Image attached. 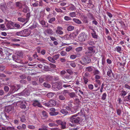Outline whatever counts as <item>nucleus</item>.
Returning a JSON list of instances; mask_svg holds the SVG:
<instances>
[{
	"mask_svg": "<svg viewBox=\"0 0 130 130\" xmlns=\"http://www.w3.org/2000/svg\"><path fill=\"white\" fill-rule=\"evenodd\" d=\"M77 114L73 115L69 118L70 121L72 123L70 125L72 127H75L80 123V118L77 117Z\"/></svg>",
	"mask_w": 130,
	"mask_h": 130,
	"instance_id": "nucleus-1",
	"label": "nucleus"
},
{
	"mask_svg": "<svg viewBox=\"0 0 130 130\" xmlns=\"http://www.w3.org/2000/svg\"><path fill=\"white\" fill-rule=\"evenodd\" d=\"M23 54L21 53H18L17 54L13 55L12 57L13 60L14 61L19 63L22 64H27V62L24 63L22 60L21 59V58H22Z\"/></svg>",
	"mask_w": 130,
	"mask_h": 130,
	"instance_id": "nucleus-2",
	"label": "nucleus"
},
{
	"mask_svg": "<svg viewBox=\"0 0 130 130\" xmlns=\"http://www.w3.org/2000/svg\"><path fill=\"white\" fill-rule=\"evenodd\" d=\"M62 88V83L58 82L54 83L52 86V89L54 91H57Z\"/></svg>",
	"mask_w": 130,
	"mask_h": 130,
	"instance_id": "nucleus-3",
	"label": "nucleus"
},
{
	"mask_svg": "<svg viewBox=\"0 0 130 130\" xmlns=\"http://www.w3.org/2000/svg\"><path fill=\"white\" fill-rule=\"evenodd\" d=\"M88 36L87 34L86 33L82 32L78 36V39L80 41H85L87 39Z\"/></svg>",
	"mask_w": 130,
	"mask_h": 130,
	"instance_id": "nucleus-4",
	"label": "nucleus"
},
{
	"mask_svg": "<svg viewBox=\"0 0 130 130\" xmlns=\"http://www.w3.org/2000/svg\"><path fill=\"white\" fill-rule=\"evenodd\" d=\"M20 88V86L18 85L12 86L9 91L10 94H12L17 91Z\"/></svg>",
	"mask_w": 130,
	"mask_h": 130,
	"instance_id": "nucleus-5",
	"label": "nucleus"
},
{
	"mask_svg": "<svg viewBox=\"0 0 130 130\" xmlns=\"http://www.w3.org/2000/svg\"><path fill=\"white\" fill-rule=\"evenodd\" d=\"M18 106L21 109H25L26 108L27 104L24 101H20L18 102Z\"/></svg>",
	"mask_w": 130,
	"mask_h": 130,
	"instance_id": "nucleus-6",
	"label": "nucleus"
},
{
	"mask_svg": "<svg viewBox=\"0 0 130 130\" xmlns=\"http://www.w3.org/2000/svg\"><path fill=\"white\" fill-rule=\"evenodd\" d=\"M95 47L94 46H93L92 47H89L88 48L87 53L88 55L89 56H91L95 52V50H94Z\"/></svg>",
	"mask_w": 130,
	"mask_h": 130,
	"instance_id": "nucleus-7",
	"label": "nucleus"
},
{
	"mask_svg": "<svg viewBox=\"0 0 130 130\" xmlns=\"http://www.w3.org/2000/svg\"><path fill=\"white\" fill-rule=\"evenodd\" d=\"M56 122L58 125H61V127L62 129H63L66 128V122L62 121L60 120H56Z\"/></svg>",
	"mask_w": 130,
	"mask_h": 130,
	"instance_id": "nucleus-8",
	"label": "nucleus"
},
{
	"mask_svg": "<svg viewBox=\"0 0 130 130\" xmlns=\"http://www.w3.org/2000/svg\"><path fill=\"white\" fill-rule=\"evenodd\" d=\"M7 6L9 9H14V4L13 2L9 1L7 3Z\"/></svg>",
	"mask_w": 130,
	"mask_h": 130,
	"instance_id": "nucleus-9",
	"label": "nucleus"
},
{
	"mask_svg": "<svg viewBox=\"0 0 130 130\" xmlns=\"http://www.w3.org/2000/svg\"><path fill=\"white\" fill-rule=\"evenodd\" d=\"M30 94L29 92L27 90L25 89L22 92L18 93L19 95H22L23 96H28Z\"/></svg>",
	"mask_w": 130,
	"mask_h": 130,
	"instance_id": "nucleus-10",
	"label": "nucleus"
},
{
	"mask_svg": "<svg viewBox=\"0 0 130 130\" xmlns=\"http://www.w3.org/2000/svg\"><path fill=\"white\" fill-rule=\"evenodd\" d=\"M13 25V23L11 21H9L6 24L7 27L8 29H13L14 27Z\"/></svg>",
	"mask_w": 130,
	"mask_h": 130,
	"instance_id": "nucleus-11",
	"label": "nucleus"
},
{
	"mask_svg": "<svg viewBox=\"0 0 130 130\" xmlns=\"http://www.w3.org/2000/svg\"><path fill=\"white\" fill-rule=\"evenodd\" d=\"M82 60L84 62L87 64L89 63L91 61L90 58L86 56H85L84 57Z\"/></svg>",
	"mask_w": 130,
	"mask_h": 130,
	"instance_id": "nucleus-12",
	"label": "nucleus"
},
{
	"mask_svg": "<svg viewBox=\"0 0 130 130\" xmlns=\"http://www.w3.org/2000/svg\"><path fill=\"white\" fill-rule=\"evenodd\" d=\"M31 33L30 31H28V29H25L22 31V35H25L24 36L26 37L30 35Z\"/></svg>",
	"mask_w": 130,
	"mask_h": 130,
	"instance_id": "nucleus-13",
	"label": "nucleus"
},
{
	"mask_svg": "<svg viewBox=\"0 0 130 130\" xmlns=\"http://www.w3.org/2000/svg\"><path fill=\"white\" fill-rule=\"evenodd\" d=\"M32 105L34 106H37L40 107H41L42 106L41 105V104L38 100H34L33 101Z\"/></svg>",
	"mask_w": 130,
	"mask_h": 130,
	"instance_id": "nucleus-14",
	"label": "nucleus"
},
{
	"mask_svg": "<svg viewBox=\"0 0 130 130\" xmlns=\"http://www.w3.org/2000/svg\"><path fill=\"white\" fill-rule=\"evenodd\" d=\"M62 29V27L58 26L57 27L56 32L57 34L61 35L62 34L63 32L61 30Z\"/></svg>",
	"mask_w": 130,
	"mask_h": 130,
	"instance_id": "nucleus-15",
	"label": "nucleus"
},
{
	"mask_svg": "<svg viewBox=\"0 0 130 130\" xmlns=\"http://www.w3.org/2000/svg\"><path fill=\"white\" fill-rule=\"evenodd\" d=\"M14 107L11 105L6 106L5 107V110L7 112H9L13 109Z\"/></svg>",
	"mask_w": 130,
	"mask_h": 130,
	"instance_id": "nucleus-16",
	"label": "nucleus"
},
{
	"mask_svg": "<svg viewBox=\"0 0 130 130\" xmlns=\"http://www.w3.org/2000/svg\"><path fill=\"white\" fill-rule=\"evenodd\" d=\"M94 68V67L92 66H89L86 68L85 70L87 72H90L93 71Z\"/></svg>",
	"mask_w": 130,
	"mask_h": 130,
	"instance_id": "nucleus-17",
	"label": "nucleus"
},
{
	"mask_svg": "<svg viewBox=\"0 0 130 130\" xmlns=\"http://www.w3.org/2000/svg\"><path fill=\"white\" fill-rule=\"evenodd\" d=\"M87 15L88 17L91 20H95V18L94 16L91 13L89 12L87 14Z\"/></svg>",
	"mask_w": 130,
	"mask_h": 130,
	"instance_id": "nucleus-18",
	"label": "nucleus"
},
{
	"mask_svg": "<svg viewBox=\"0 0 130 130\" xmlns=\"http://www.w3.org/2000/svg\"><path fill=\"white\" fill-rule=\"evenodd\" d=\"M17 7H19V8H21L23 7V4L20 2H17L15 3Z\"/></svg>",
	"mask_w": 130,
	"mask_h": 130,
	"instance_id": "nucleus-19",
	"label": "nucleus"
},
{
	"mask_svg": "<svg viewBox=\"0 0 130 130\" xmlns=\"http://www.w3.org/2000/svg\"><path fill=\"white\" fill-rule=\"evenodd\" d=\"M7 7L4 4L0 6L1 9L3 12H5L6 11Z\"/></svg>",
	"mask_w": 130,
	"mask_h": 130,
	"instance_id": "nucleus-20",
	"label": "nucleus"
},
{
	"mask_svg": "<svg viewBox=\"0 0 130 130\" xmlns=\"http://www.w3.org/2000/svg\"><path fill=\"white\" fill-rule=\"evenodd\" d=\"M82 20L85 23H88L89 22L88 18L85 16L84 15L82 17Z\"/></svg>",
	"mask_w": 130,
	"mask_h": 130,
	"instance_id": "nucleus-21",
	"label": "nucleus"
},
{
	"mask_svg": "<svg viewBox=\"0 0 130 130\" xmlns=\"http://www.w3.org/2000/svg\"><path fill=\"white\" fill-rule=\"evenodd\" d=\"M50 106H55L56 104V102L54 100H51L49 101Z\"/></svg>",
	"mask_w": 130,
	"mask_h": 130,
	"instance_id": "nucleus-22",
	"label": "nucleus"
},
{
	"mask_svg": "<svg viewBox=\"0 0 130 130\" xmlns=\"http://www.w3.org/2000/svg\"><path fill=\"white\" fill-rule=\"evenodd\" d=\"M68 10L70 11H75L76 10L75 7L73 5H71V6L68 7Z\"/></svg>",
	"mask_w": 130,
	"mask_h": 130,
	"instance_id": "nucleus-23",
	"label": "nucleus"
},
{
	"mask_svg": "<svg viewBox=\"0 0 130 130\" xmlns=\"http://www.w3.org/2000/svg\"><path fill=\"white\" fill-rule=\"evenodd\" d=\"M73 21L75 23L79 24H82V22L79 19H76L73 18Z\"/></svg>",
	"mask_w": 130,
	"mask_h": 130,
	"instance_id": "nucleus-24",
	"label": "nucleus"
},
{
	"mask_svg": "<svg viewBox=\"0 0 130 130\" xmlns=\"http://www.w3.org/2000/svg\"><path fill=\"white\" fill-rule=\"evenodd\" d=\"M94 75H101V72L97 69L95 68L93 72Z\"/></svg>",
	"mask_w": 130,
	"mask_h": 130,
	"instance_id": "nucleus-25",
	"label": "nucleus"
},
{
	"mask_svg": "<svg viewBox=\"0 0 130 130\" xmlns=\"http://www.w3.org/2000/svg\"><path fill=\"white\" fill-rule=\"evenodd\" d=\"M20 121L22 122H25L26 121V119L25 116L24 115H22L20 117Z\"/></svg>",
	"mask_w": 130,
	"mask_h": 130,
	"instance_id": "nucleus-26",
	"label": "nucleus"
},
{
	"mask_svg": "<svg viewBox=\"0 0 130 130\" xmlns=\"http://www.w3.org/2000/svg\"><path fill=\"white\" fill-rule=\"evenodd\" d=\"M47 59L53 63H55L56 62L53 58H52L50 56L48 57Z\"/></svg>",
	"mask_w": 130,
	"mask_h": 130,
	"instance_id": "nucleus-27",
	"label": "nucleus"
},
{
	"mask_svg": "<svg viewBox=\"0 0 130 130\" xmlns=\"http://www.w3.org/2000/svg\"><path fill=\"white\" fill-rule=\"evenodd\" d=\"M96 34V33L95 31H92V32L91 33V34L93 38L95 39H98V36Z\"/></svg>",
	"mask_w": 130,
	"mask_h": 130,
	"instance_id": "nucleus-28",
	"label": "nucleus"
},
{
	"mask_svg": "<svg viewBox=\"0 0 130 130\" xmlns=\"http://www.w3.org/2000/svg\"><path fill=\"white\" fill-rule=\"evenodd\" d=\"M60 112L63 114L64 115H66L68 113V111L66 109H61L60 110Z\"/></svg>",
	"mask_w": 130,
	"mask_h": 130,
	"instance_id": "nucleus-29",
	"label": "nucleus"
},
{
	"mask_svg": "<svg viewBox=\"0 0 130 130\" xmlns=\"http://www.w3.org/2000/svg\"><path fill=\"white\" fill-rule=\"evenodd\" d=\"M42 114L44 117L43 119H45L48 117V114L46 112L44 111H43L42 112Z\"/></svg>",
	"mask_w": 130,
	"mask_h": 130,
	"instance_id": "nucleus-30",
	"label": "nucleus"
},
{
	"mask_svg": "<svg viewBox=\"0 0 130 130\" xmlns=\"http://www.w3.org/2000/svg\"><path fill=\"white\" fill-rule=\"evenodd\" d=\"M45 79L47 81H50L52 79V77L50 75H48L45 77Z\"/></svg>",
	"mask_w": 130,
	"mask_h": 130,
	"instance_id": "nucleus-31",
	"label": "nucleus"
},
{
	"mask_svg": "<svg viewBox=\"0 0 130 130\" xmlns=\"http://www.w3.org/2000/svg\"><path fill=\"white\" fill-rule=\"evenodd\" d=\"M18 20L19 21L22 22H24L25 21H26V20L25 19H24L21 17L18 18Z\"/></svg>",
	"mask_w": 130,
	"mask_h": 130,
	"instance_id": "nucleus-32",
	"label": "nucleus"
},
{
	"mask_svg": "<svg viewBox=\"0 0 130 130\" xmlns=\"http://www.w3.org/2000/svg\"><path fill=\"white\" fill-rule=\"evenodd\" d=\"M69 91L68 90H64L62 91V94L64 96H66L67 94L69 95Z\"/></svg>",
	"mask_w": 130,
	"mask_h": 130,
	"instance_id": "nucleus-33",
	"label": "nucleus"
},
{
	"mask_svg": "<svg viewBox=\"0 0 130 130\" xmlns=\"http://www.w3.org/2000/svg\"><path fill=\"white\" fill-rule=\"evenodd\" d=\"M59 112H58L54 111L53 112H50L49 114L51 116H55L58 115Z\"/></svg>",
	"mask_w": 130,
	"mask_h": 130,
	"instance_id": "nucleus-34",
	"label": "nucleus"
},
{
	"mask_svg": "<svg viewBox=\"0 0 130 130\" xmlns=\"http://www.w3.org/2000/svg\"><path fill=\"white\" fill-rule=\"evenodd\" d=\"M94 78L95 80H99L102 78V76L100 75H95Z\"/></svg>",
	"mask_w": 130,
	"mask_h": 130,
	"instance_id": "nucleus-35",
	"label": "nucleus"
},
{
	"mask_svg": "<svg viewBox=\"0 0 130 130\" xmlns=\"http://www.w3.org/2000/svg\"><path fill=\"white\" fill-rule=\"evenodd\" d=\"M28 10H29V8L28 6L27 5H26L25 7L23 8L22 11L24 13H26L28 11Z\"/></svg>",
	"mask_w": 130,
	"mask_h": 130,
	"instance_id": "nucleus-36",
	"label": "nucleus"
},
{
	"mask_svg": "<svg viewBox=\"0 0 130 130\" xmlns=\"http://www.w3.org/2000/svg\"><path fill=\"white\" fill-rule=\"evenodd\" d=\"M74 27L72 26H69L67 28V30L69 31H70L74 30Z\"/></svg>",
	"mask_w": 130,
	"mask_h": 130,
	"instance_id": "nucleus-37",
	"label": "nucleus"
},
{
	"mask_svg": "<svg viewBox=\"0 0 130 130\" xmlns=\"http://www.w3.org/2000/svg\"><path fill=\"white\" fill-rule=\"evenodd\" d=\"M45 31L48 34H53V31L50 28L47 29Z\"/></svg>",
	"mask_w": 130,
	"mask_h": 130,
	"instance_id": "nucleus-38",
	"label": "nucleus"
},
{
	"mask_svg": "<svg viewBox=\"0 0 130 130\" xmlns=\"http://www.w3.org/2000/svg\"><path fill=\"white\" fill-rule=\"evenodd\" d=\"M69 95L70 98H73L75 97V94L74 92H70L69 93Z\"/></svg>",
	"mask_w": 130,
	"mask_h": 130,
	"instance_id": "nucleus-39",
	"label": "nucleus"
},
{
	"mask_svg": "<svg viewBox=\"0 0 130 130\" xmlns=\"http://www.w3.org/2000/svg\"><path fill=\"white\" fill-rule=\"evenodd\" d=\"M30 12H28L26 14V18L25 19L26 20V22L25 23H27L29 21V19L30 17Z\"/></svg>",
	"mask_w": 130,
	"mask_h": 130,
	"instance_id": "nucleus-40",
	"label": "nucleus"
},
{
	"mask_svg": "<svg viewBox=\"0 0 130 130\" xmlns=\"http://www.w3.org/2000/svg\"><path fill=\"white\" fill-rule=\"evenodd\" d=\"M43 85L44 87H46L50 88L51 87V85L47 83H44L43 84Z\"/></svg>",
	"mask_w": 130,
	"mask_h": 130,
	"instance_id": "nucleus-41",
	"label": "nucleus"
},
{
	"mask_svg": "<svg viewBox=\"0 0 130 130\" xmlns=\"http://www.w3.org/2000/svg\"><path fill=\"white\" fill-rule=\"evenodd\" d=\"M41 128L43 130H47V126L46 125L44 124L42 125L41 126Z\"/></svg>",
	"mask_w": 130,
	"mask_h": 130,
	"instance_id": "nucleus-42",
	"label": "nucleus"
},
{
	"mask_svg": "<svg viewBox=\"0 0 130 130\" xmlns=\"http://www.w3.org/2000/svg\"><path fill=\"white\" fill-rule=\"evenodd\" d=\"M59 100L62 101H64L66 99L64 97V95H59Z\"/></svg>",
	"mask_w": 130,
	"mask_h": 130,
	"instance_id": "nucleus-43",
	"label": "nucleus"
},
{
	"mask_svg": "<svg viewBox=\"0 0 130 130\" xmlns=\"http://www.w3.org/2000/svg\"><path fill=\"white\" fill-rule=\"evenodd\" d=\"M54 95V93H48L47 95V97L50 98L53 97Z\"/></svg>",
	"mask_w": 130,
	"mask_h": 130,
	"instance_id": "nucleus-44",
	"label": "nucleus"
},
{
	"mask_svg": "<svg viewBox=\"0 0 130 130\" xmlns=\"http://www.w3.org/2000/svg\"><path fill=\"white\" fill-rule=\"evenodd\" d=\"M55 20V18H52L50 19L48 21V22L52 24Z\"/></svg>",
	"mask_w": 130,
	"mask_h": 130,
	"instance_id": "nucleus-45",
	"label": "nucleus"
},
{
	"mask_svg": "<svg viewBox=\"0 0 130 130\" xmlns=\"http://www.w3.org/2000/svg\"><path fill=\"white\" fill-rule=\"evenodd\" d=\"M112 70L111 69H110L109 70L107 73V75L109 76V77H111V73H112Z\"/></svg>",
	"mask_w": 130,
	"mask_h": 130,
	"instance_id": "nucleus-46",
	"label": "nucleus"
},
{
	"mask_svg": "<svg viewBox=\"0 0 130 130\" xmlns=\"http://www.w3.org/2000/svg\"><path fill=\"white\" fill-rule=\"evenodd\" d=\"M90 76V75L89 73L88 72H86L85 73L84 76L83 77H85L86 78H87Z\"/></svg>",
	"mask_w": 130,
	"mask_h": 130,
	"instance_id": "nucleus-47",
	"label": "nucleus"
},
{
	"mask_svg": "<svg viewBox=\"0 0 130 130\" xmlns=\"http://www.w3.org/2000/svg\"><path fill=\"white\" fill-rule=\"evenodd\" d=\"M69 15L72 17H75L76 16V13L74 12H70L69 14Z\"/></svg>",
	"mask_w": 130,
	"mask_h": 130,
	"instance_id": "nucleus-48",
	"label": "nucleus"
},
{
	"mask_svg": "<svg viewBox=\"0 0 130 130\" xmlns=\"http://www.w3.org/2000/svg\"><path fill=\"white\" fill-rule=\"evenodd\" d=\"M87 43L91 45H93L95 44L94 41L91 40H89Z\"/></svg>",
	"mask_w": 130,
	"mask_h": 130,
	"instance_id": "nucleus-49",
	"label": "nucleus"
},
{
	"mask_svg": "<svg viewBox=\"0 0 130 130\" xmlns=\"http://www.w3.org/2000/svg\"><path fill=\"white\" fill-rule=\"evenodd\" d=\"M83 49V47H79L77 48L76 49V51L77 52H79L81 51Z\"/></svg>",
	"mask_w": 130,
	"mask_h": 130,
	"instance_id": "nucleus-50",
	"label": "nucleus"
},
{
	"mask_svg": "<svg viewBox=\"0 0 130 130\" xmlns=\"http://www.w3.org/2000/svg\"><path fill=\"white\" fill-rule=\"evenodd\" d=\"M107 94L105 93H104L102 95V99L103 100H105L106 99Z\"/></svg>",
	"mask_w": 130,
	"mask_h": 130,
	"instance_id": "nucleus-51",
	"label": "nucleus"
},
{
	"mask_svg": "<svg viewBox=\"0 0 130 130\" xmlns=\"http://www.w3.org/2000/svg\"><path fill=\"white\" fill-rule=\"evenodd\" d=\"M49 126L50 127L57 126L58 125L55 123H50L48 124Z\"/></svg>",
	"mask_w": 130,
	"mask_h": 130,
	"instance_id": "nucleus-52",
	"label": "nucleus"
},
{
	"mask_svg": "<svg viewBox=\"0 0 130 130\" xmlns=\"http://www.w3.org/2000/svg\"><path fill=\"white\" fill-rule=\"evenodd\" d=\"M55 10L57 12H58L63 13L65 12V11H62V10L60 8H56L55 9Z\"/></svg>",
	"mask_w": 130,
	"mask_h": 130,
	"instance_id": "nucleus-53",
	"label": "nucleus"
},
{
	"mask_svg": "<svg viewBox=\"0 0 130 130\" xmlns=\"http://www.w3.org/2000/svg\"><path fill=\"white\" fill-rule=\"evenodd\" d=\"M0 27L1 29L2 30H4L5 29V26L4 24H0Z\"/></svg>",
	"mask_w": 130,
	"mask_h": 130,
	"instance_id": "nucleus-54",
	"label": "nucleus"
},
{
	"mask_svg": "<svg viewBox=\"0 0 130 130\" xmlns=\"http://www.w3.org/2000/svg\"><path fill=\"white\" fill-rule=\"evenodd\" d=\"M123 87L128 89L130 90V86L127 84H126L125 85H124L123 86Z\"/></svg>",
	"mask_w": 130,
	"mask_h": 130,
	"instance_id": "nucleus-55",
	"label": "nucleus"
},
{
	"mask_svg": "<svg viewBox=\"0 0 130 130\" xmlns=\"http://www.w3.org/2000/svg\"><path fill=\"white\" fill-rule=\"evenodd\" d=\"M127 93V92L124 90H122L121 92L122 95L125 96Z\"/></svg>",
	"mask_w": 130,
	"mask_h": 130,
	"instance_id": "nucleus-56",
	"label": "nucleus"
},
{
	"mask_svg": "<svg viewBox=\"0 0 130 130\" xmlns=\"http://www.w3.org/2000/svg\"><path fill=\"white\" fill-rule=\"evenodd\" d=\"M73 103L71 102H69L68 103V106H69L71 108L73 106Z\"/></svg>",
	"mask_w": 130,
	"mask_h": 130,
	"instance_id": "nucleus-57",
	"label": "nucleus"
},
{
	"mask_svg": "<svg viewBox=\"0 0 130 130\" xmlns=\"http://www.w3.org/2000/svg\"><path fill=\"white\" fill-rule=\"evenodd\" d=\"M64 19L66 21H69L71 20V19L69 17L65 16L64 18Z\"/></svg>",
	"mask_w": 130,
	"mask_h": 130,
	"instance_id": "nucleus-58",
	"label": "nucleus"
},
{
	"mask_svg": "<svg viewBox=\"0 0 130 130\" xmlns=\"http://www.w3.org/2000/svg\"><path fill=\"white\" fill-rule=\"evenodd\" d=\"M72 48L71 46H69L67 47L66 49V51L67 52H69L71 51L72 49Z\"/></svg>",
	"mask_w": 130,
	"mask_h": 130,
	"instance_id": "nucleus-59",
	"label": "nucleus"
},
{
	"mask_svg": "<svg viewBox=\"0 0 130 130\" xmlns=\"http://www.w3.org/2000/svg\"><path fill=\"white\" fill-rule=\"evenodd\" d=\"M83 79L84 80L85 84H87L89 81L88 79V78H86L85 77H83Z\"/></svg>",
	"mask_w": 130,
	"mask_h": 130,
	"instance_id": "nucleus-60",
	"label": "nucleus"
},
{
	"mask_svg": "<svg viewBox=\"0 0 130 130\" xmlns=\"http://www.w3.org/2000/svg\"><path fill=\"white\" fill-rule=\"evenodd\" d=\"M77 57L76 55H72L70 57V58L71 59H75Z\"/></svg>",
	"mask_w": 130,
	"mask_h": 130,
	"instance_id": "nucleus-61",
	"label": "nucleus"
},
{
	"mask_svg": "<svg viewBox=\"0 0 130 130\" xmlns=\"http://www.w3.org/2000/svg\"><path fill=\"white\" fill-rule=\"evenodd\" d=\"M61 55L63 56H64L66 55L67 54V53L64 51H62L60 52Z\"/></svg>",
	"mask_w": 130,
	"mask_h": 130,
	"instance_id": "nucleus-62",
	"label": "nucleus"
},
{
	"mask_svg": "<svg viewBox=\"0 0 130 130\" xmlns=\"http://www.w3.org/2000/svg\"><path fill=\"white\" fill-rule=\"evenodd\" d=\"M59 55H60L59 54H57L54 56L53 57V58L54 60H56L58 58Z\"/></svg>",
	"mask_w": 130,
	"mask_h": 130,
	"instance_id": "nucleus-63",
	"label": "nucleus"
},
{
	"mask_svg": "<svg viewBox=\"0 0 130 130\" xmlns=\"http://www.w3.org/2000/svg\"><path fill=\"white\" fill-rule=\"evenodd\" d=\"M4 89L5 91L8 92L9 90V88L8 86H5L4 87Z\"/></svg>",
	"mask_w": 130,
	"mask_h": 130,
	"instance_id": "nucleus-64",
	"label": "nucleus"
}]
</instances>
